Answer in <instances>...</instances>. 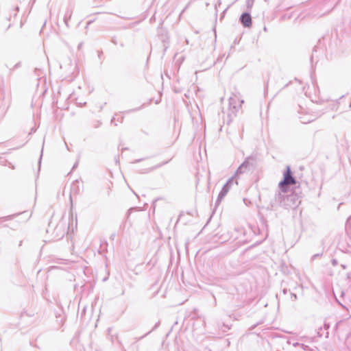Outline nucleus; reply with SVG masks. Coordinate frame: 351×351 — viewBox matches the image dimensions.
Segmentation results:
<instances>
[{
    "label": "nucleus",
    "mask_w": 351,
    "mask_h": 351,
    "mask_svg": "<svg viewBox=\"0 0 351 351\" xmlns=\"http://www.w3.org/2000/svg\"><path fill=\"white\" fill-rule=\"evenodd\" d=\"M317 256H318V255H314L313 258H314V257L317 258Z\"/></svg>",
    "instance_id": "nucleus-15"
},
{
    "label": "nucleus",
    "mask_w": 351,
    "mask_h": 351,
    "mask_svg": "<svg viewBox=\"0 0 351 351\" xmlns=\"http://www.w3.org/2000/svg\"><path fill=\"white\" fill-rule=\"evenodd\" d=\"M300 345V344L299 343H298V342H296V343H293V346L294 347L299 346Z\"/></svg>",
    "instance_id": "nucleus-10"
},
{
    "label": "nucleus",
    "mask_w": 351,
    "mask_h": 351,
    "mask_svg": "<svg viewBox=\"0 0 351 351\" xmlns=\"http://www.w3.org/2000/svg\"><path fill=\"white\" fill-rule=\"evenodd\" d=\"M316 117H317L315 115L308 114L304 116H301L299 118L300 119V121L302 123L306 124L314 121L316 119Z\"/></svg>",
    "instance_id": "nucleus-7"
},
{
    "label": "nucleus",
    "mask_w": 351,
    "mask_h": 351,
    "mask_svg": "<svg viewBox=\"0 0 351 351\" xmlns=\"http://www.w3.org/2000/svg\"><path fill=\"white\" fill-rule=\"evenodd\" d=\"M240 21L245 27H250L252 25V18L248 13L242 14L240 17Z\"/></svg>",
    "instance_id": "nucleus-6"
},
{
    "label": "nucleus",
    "mask_w": 351,
    "mask_h": 351,
    "mask_svg": "<svg viewBox=\"0 0 351 351\" xmlns=\"http://www.w3.org/2000/svg\"><path fill=\"white\" fill-rule=\"evenodd\" d=\"M254 3V0H247V6L248 8H251Z\"/></svg>",
    "instance_id": "nucleus-8"
},
{
    "label": "nucleus",
    "mask_w": 351,
    "mask_h": 351,
    "mask_svg": "<svg viewBox=\"0 0 351 351\" xmlns=\"http://www.w3.org/2000/svg\"><path fill=\"white\" fill-rule=\"evenodd\" d=\"M291 299L293 301H295L297 300V295L295 293H291Z\"/></svg>",
    "instance_id": "nucleus-9"
},
{
    "label": "nucleus",
    "mask_w": 351,
    "mask_h": 351,
    "mask_svg": "<svg viewBox=\"0 0 351 351\" xmlns=\"http://www.w3.org/2000/svg\"><path fill=\"white\" fill-rule=\"evenodd\" d=\"M234 180V177H231L230 178L228 179V180L227 181L226 184L223 186L221 191H220V193H219V194L218 195V198H217V202L218 204L226 195V194L228 193V192L230 189V188H231V186H232V185L233 184Z\"/></svg>",
    "instance_id": "nucleus-5"
},
{
    "label": "nucleus",
    "mask_w": 351,
    "mask_h": 351,
    "mask_svg": "<svg viewBox=\"0 0 351 351\" xmlns=\"http://www.w3.org/2000/svg\"><path fill=\"white\" fill-rule=\"evenodd\" d=\"M263 29H264L265 32H266L267 31L266 27H265Z\"/></svg>",
    "instance_id": "nucleus-12"
},
{
    "label": "nucleus",
    "mask_w": 351,
    "mask_h": 351,
    "mask_svg": "<svg viewBox=\"0 0 351 351\" xmlns=\"http://www.w3.org/2000/svg\"><path fill=\"white\" fill-rule=\"evenodd\" d=\"M296 195L293 193L288 194V189L279 190L275 195V203L285 207H292L296 205Z\"/></svg>",
    "instance_id": "nucleus-1"
},
{
    "label": "nucleus",
    "mask_w": 351,
    "mask_h": 351,
    "mask_svg": "<svg viewBox=\"0 0 351 351\" xmlns=\"http://www.w3.org/2000/svg\"><path fill=\"white\" fill-rule=\"evenodd\" d=\"M284 293H287V291L285 289L283 290Z\"/></svg>",
    "instance_id": "nucleus-13"
},
{
    "label": "nucleus",
    "mask_w": 351,
    "mask_h": 351,
    "mask_svg": "<svg viewBox=\"0 0 351 351\" xmlns=\"http://www.w3.org/2000/svg\"><path fill=\"white\" fill-rule=\"evenodd\" d=\"M317 256H318V255H314L313 258H314V257L317 258Z\"/></svg>",
    "instance_id": "nucleus-14"
},
{
    "label": "nucleus",
    "mask_w": 351,
    "mask_h": 351,
    "mask_svg": "<svg viewBox=\"0 0 351 351\" xmlns=\"http://www.w3.org/2000/svg\"><path fill=\"white\" fill-rule=\"evenodd\" d=\"M253 160L252 157L247 158L244 162L239 167L237 170L236 171L234 175L232 177H234V179L238 178L241 175L246 173L250 170V166L252 165L251 161Z\"/></svg>",
    "instance_id": "nucleus-4"
},
{
    "label": "nucleus",
    "mask_w": 351,
    "mask_h": 351,
    "mask_svg": "<svg viewBox=\"0 0 351 351\" xmlns=\"http://www.w3.org/2000/svg\"><path fill=\"white\" fill-rule=\"evenodd\" d=\"M293 184H295V180L291 176L290 167H287L286 171L283 174V180L278 184L279 189L285 191V189H288V186Z\"/></svg>",
    "instance_id": "nucleus-3"
},
{
    "label": "nucleus",
    "mask_w": 351,
    "mask_h": 351,
    "mask_svg": "<svg viewBox=\"0 0 351 351\" xmlns=\"http://www.w3.org/2000/svg\"><path fill=\"white\" fill-rule=\"evenodd\" d=\"M287 343H292V341H291V338H289L288 340H287Z\"/></svg>",
    "instance_id": "nucleus-11"
},
{
    "label": "nucleus",
    "mask_w": 351,
    "mask_h": 351,
    "mask_svg": "<svg viewBox=\"0 0 351 351\" xmlns=\"http://www.w3.org/2000/svg\"><path fill=\"white\" fill-rule=\"evenodd\" d=\"M229 107L228 115L230 118L229 121H231L234 117L237 114V112L241 108V105L244 101L239 92L233 93L230 97L229 99Z\"/></svg>",
    "instance_id": "nucleus-2"
}]
</instances>
